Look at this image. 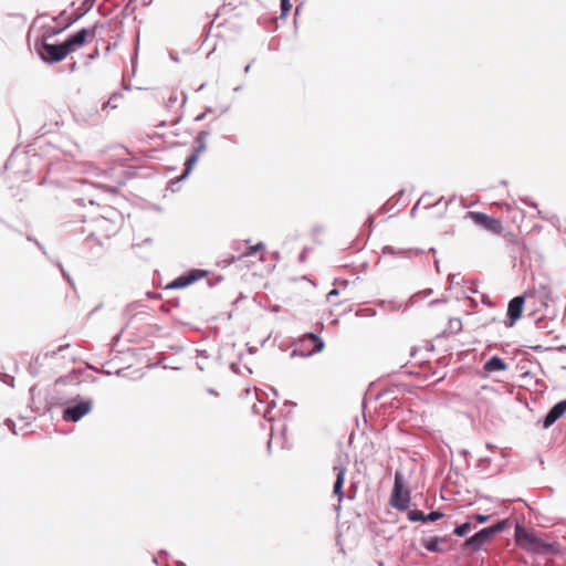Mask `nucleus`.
<instances>
[{
    "label": "nucleus",
    "instance_id": "23",
    "mask_svg": "<svg viewBox=\"0 0 566 566\" xmlns=\"http://www.w3.org/2000/svg\"><path fill=\"white\" fill-rule=\"evenodd\" d=\"M449 331L453 334L459 333L462 329V322L460 318H450L449 319Z\"/></svg>",
    "mask_w": 566,
    "mask_h": 566
},
{
    "label": "nucleus",
    "instance_id": "7",
    "mask_svg": "<svg viewBox=\"0 0 566 566\" xmlns=\"http://www.w3.org/2000/svg\"><path fill=\"white\" fill-rule=\"evenodd\" d=\"M465 218L472 220V222L475 226H478L493 234H501V232L503 230L502 222L500 219L490 217L483 212L469 211V212H467Z\"/></svg>",
    "mask_w": 566,
    "mask_h": 566
},
{
    "label": "nucleus",
    "instance_id": "46",
    "mask_svg": "<svg viewBox=\"0 0 566 566\" xmlns=\"http://www.w3.org/2000/svg\"><path fill=\"white\" fill-rule=\"evenodd\" d=\"M459 453H460L461 455H463V457H467V455L469 454V451H468V450H465V449H462V450H460V451H459Z\"/></svg>",
    "mask_w": 566,
    "mask_h": 566
},
{
    "label": "nucleus",
    "instance_id": "60",
    "mask_svg": "<svg viewBox=\"0 0 566 566\" xmlns=\"http://www.w3.org/2000/svg\"><path fill=\"white\" fill-rule=\"evenodd\" d=\"M298 13H300V6H297L295 9V14H298Z\"/></svg>",
    "mask_w": 566,
    "mask_h": 566
},
{
    "label": "nucleus",
    "instance_id": "2",
    "mask_svg": "<svg viewBox=\"0 0 566 566\" xmlns=\"http://www.w3.org/2000/svg\"><path fill=\"white\" fill-rule=\"evenodd\" d=\"M514 539L517 546L533 554H543L552 551L551 544L538 537L536 532L528 531L520 523L515 525Z\"/></svg>",
    "mask_w": 566,
    "mask_h": 566
},
{
    "label": "nucleus",
    "instance_id": "44",
    "mask_svg": "<svg viewBox=\"0 0 566 566\" xmlns=\"http://www.w3.org/2000/svg\"><path fill=\"white\" fill-rule=\"evenodd\" d=\"M373 223H374V217L373 216H369L368 219H367V224L369 227H373Z\"/></svg>",
    "mask_w": 566,
    "mask_h": 566
},
{
    "label": "nucleus",
    "instance_id": "28",
    "mask_svg": "<svg viewBox=\"0 0 566 566\" xmlns=\"http://www.w3.org/2000/svg\"><path fill=\"white\" fill-rule=\"evenodd\" d=\"M67 347H69V344H66V345H61V346H59L57 350L46 352V353L44 354V358H53V357H55V355H56L57 353L63 352V350H64L65 348H67Z\"/></svg>",
    "mask_w": 566,
    "mask_h": 566
},
{
    "label": "nucleus",
    "instance_id": "38",
    "mask_svg": "<svg viewBox=\"0 0 566 566\" xmlns=\"http://www.w3.org/2000/svg\"><path fill=\"white\" fill-rule=\"evenodd\" d=\"M27 240H28V241H31V242H34V244H36V247H38V248H39V249H40L44 254H46V252H45V250H44L43 245H42V244H41L36 239H34V238H33V237H31V235H27Z\"/></svg>",
    "mask_w": 566,
    "mask_h": 566
},
{
    "label": "nucleus",
    "instance_id": "64",
    "mask_svg": "<svg viewBox=\"0 0 566 566\" xmlns=\"http://www.w3.org/2000/svg\"><path fill=\"white\" fill-rule=\"evenodd\" d=\"M451 201H452V199L448 200V201L446 202V207H448V206H449V203H450Z\"/></svg>",
    "mask_w": 566,
    "mask_h": 566
},
{
    "label": "nucleus",
    "instance_id": "57",
    "mask_svg": "<svg viewBox=\"0 0 566 566\" xmlns=\"http://www.w3.org/2000/svg\"><path fill=\"white\" fill-rule=\"evenodd\" d=\"M205 86H206V83H202V84L199 86V88H198L197 91H201V90H203V88H205Z\"/></svg>",
    "mask_w": 566,
    "mask_h": 566
},
{
    "label": "nucleus",
    "instance_id": "16",
    "mask_svg": "<svg viewBox=\"0 0 566 566\" xmlns=\"http://www.w3.org/2000/svg\"><path fill=\"white\" fill-rule=\"evenodd\" d=\"M209 136L208 130H200L197 136L195 137V146L192 148V151L197 155H201L207 150V138Z\"/></svg>",
    "mask_w": 566,
    "mask_h": 566
},
{
    "label": "nucleus",
    "instance_id": "41",
    "mask_svg": "<svg viewBox=\"0 0 566 566\" xmlns=\"http://www.w3.org/2000/svg\"><path fill=\"white\" fill-rule=\"evenodd\" d=\"M306 255H307V249H303L302 252L300 253L298 255V261L300 262H304L306 260Z\"/></svg>",
    "mask_w": 566,
    "mask_h": 566
},
{
    "label": "nucleus",
    "instance_id": "62",
    "mask_svg": "<svg viewBox=\"0 0 566 566\" xmlns=\"http://www.w3.org/2000/svg\"><path fill=\"white\" fill-rule=\"evenodd\" d=\"M314 230H315L316 232H319V231H322V228H321V227H316Z\"/></svg>",
    "mask_w": 566,
    "mask_h": 566
},
{
    "label": "nucleus",
    "instance_id": "1",
    "mask_svg": "<svg viewBox=\"0 0 566 566\" xmlns=\"http://www.w3.org/2000/svg\"><path fill=\"white\" fill-rule=\"evenodd\" d=\"M55 405H65L62 411V419L67 422H77L93 409V400L82 399L78 395L70 400H64L55 395L51 398Z\"/></svg>",
    "mask_w": 566,
    "mask_h": 566
},
{
    "label": "nucleus",
    "instance_id": "49",
    "mask_svg": "<svg viewBox=\"0 0 566 566\" xmlns=\"http://www.w3.org/2000/svg\"><path fill=\"white\" fill-rule=\"evenodd\" d=\"M480 461H481V462L490 463V462H491V459H490V458H482Z\"/></svg>",
    "mask_w": 566,
    "mask_h": 566
},
{
    "label": "nucleus",
    "instance_id": "27",
    "mask_svg": "<svg viewBox=\"0 0 566 566\" xmlns=\"http://www.w3.org/2000/svg\"><path fill=\"white\" fill-rule=\"evenodd\" d=\"M123 97V95L118 92L116 93H113L111 95V97L108 98V101L105 103L104 106H111L112 108H115L116 107V104L115 102H117L118 99H120Z\"/></svg>",
    "mask_w": 566,
    "mask_h": 566
},
{
    "label": "nucleus",
    "instance_id": "22",
    "mask_svg": "<svg viewBox=\"0 0 566 566\" xmlns=\"http://www.w3.org/2000/svg\"><path fill=\"white\" fill-rule=\"evenodd\" d=\"M264 249H265L264 243L258 242L256 244L249 247L247 252L243 253V256H252L256 252L263 251Z\"/></svg>",
    "mask_w": 566,
    "mask_h": 566
},
{
    "label": "nucleus",
    "instance_id": "34",
    "mask_svg": "<svg viewBox=\"0 0 566 566\" xmlns=\"http://www.w3.org/2000/svg\"><path fill=\"white\" fill-rule=\"evenodd\" d=\"M275 406H276L275 400H272L271 402H269L268 408H266V410H265V411H264V413H263V417H264L265 419H269V420H271V419H272V418L270 417V410H271L272 408H274Z\"/></svg>",
    "mask_w": 566,
    "mask_h": 566
},
{
    "label": "nucleus",
    "instance_id": "4",
    "mask_svg": "<svg viewBox=\"0 0 566 566\" xmlns=\"http://www.w3.org/2000/svg\"><path fill=\"white\" fill-rule=\"evenodd\" d=\"M295 345L296 347L291 353L292 357H310L314 354L321 353L325 346L323 339L314 333H306L296 342Z\"/></svg>",
    "mask_w": 566,
    "mask_h": 566
},
{
    "label": "nucleus",
    "instance_id": "33",
    "mask_svg": "<svg viewBox=\"0 0 566 566\" xmlns=\"http://www.w3.org/2000/svg\"><path fill=\"white\" fill-rule=\"evenodd\" d=\"M429 195H430V196H428V197L426 198V202H422V203L424 205V208L434 207V206H438V205H440V203H441V201H442V199H443V198L438 199L436 202H431V201H430V198L432 197V195H431V193H429Z\"/></svg>",
    "mask_w": 566,
    "mask_h": 566
},
{
    "label": "nucleus",
    "instance_id": "21",
    "mask_svg": "<svg viewBox=\"0 0 566 566\" xmlns=\"http://www.w3.org/2000/svg\"><path fill=\"white\" fill-rule=\"evenodd\" d=\"M444 516V514L441 512V511H431L430 513L426 514L424 513V518H423V523L426 522H437L439 521L440 518H442Z\"/></svg>",
    "mask_w": 566,
    "mask_h": 566
},
{
    "label": "nucleus",
    "instance_id": "42",
    "mask_svg": "<svg viewBox=\"0 0 566 566\" xmlns=\"http://www.w3.org/2000/svg\"><path fill=\"white\" fill-rule=\"evenodd\" d=\"M455 277H457V275H449L450 283H449V285L447 287V291H450L452 289V285L457 283L455 282Z\"/></svg>",
    "mask_w": 566,
    "mask_h": 566
},
{
    "label": "nucleus",
    "instance_id": "17",
    "mask_svg": "<svg viewBox=\"0 0 566 566\" xmlns=\"http://www.w3.org/2000/svg\"><path fill=\"white\" fill-rule=\"evenodd\" d=\"M509 523H510V520L504 518V520L497 521L496 523H494L492 525H489L488 527H489L491 534H493V536H495L496 534L503 532L509 526Z\"/></svg>",
    "mask_w": 566,
    "mask_h": 566
},
{
    "label": "nucleus",
    "instance_id": "30",
    "mask_svg": "<svg viewBox=\"0 0 566 566\" xmlns=\"http://www.w3.org/2000/svg\"><path fill=\"white\" fill-rule=\"evenodd\" d=\"M87 12H82L80 14H76V15H73V17H70L67 22L65 23V28H70L73 23H75L77 20H80L84 14H86Z\"/></svg>",
    "mask_w": 566,
    "mask_h": 566
},
{
    "label": "nucleus",
    "instance_id": "5",
    "mask_svg": "<svg viewBox=\"0 0 566 566\" xmlns=\"http://www.w3.org/2000/svg\"><path fill=\"white\" fill-rule=\"evenodd\" d=\"M409 502L410 493L403 490V474L397 471L390 495V505L400 512H405L409 507Z\"/></svg>",
    "mask_w": 566,
    "mask_h": 566
},
{
    "label": "nucleus",
    "instance_id": "18",
    "mask_svg": "<svg viewBox=\"0 0 566 566\" xmlns=\"http://www.w3.org/2000/svg\"><path fill=\"white\" fill-rule=\"evenodd\" d=\"M470 530H471V523L464 522L462 524H458L454 527L453 533L459 537H464L470 532Z\"/></svg>",
    "mask_w": 566,
    "mask_h": 566
},
{
    "label": "nucleus",
    "instance_id": "54",
    "mask_svg": "<svg viewBox=\"0 0 566 566\" xmlns=\"http://www.w3.org/2000/svg\"><path fill=\"white\" fill-rule=\"evenodd\" d=\"M132 306H133V305H128V306L125 308V314L129 313V311H130V307H132Z\"/></svg>",
    "mask_w": 566,
    "mask_h": 566
},
{
    "label": "nucleus",
    "instance_id": "39",
    "mask_svg": "<svg viewBox=\"0 0 566 566\" xmlns=\"http://www.w3.org/2000/svg\"><path fill=\"white\" fill-rule=\"evenodd\" d=\"M67 379H69V377H59V378L55 380V384H54L55 389H56L59 386H61V385L65 384Z\"/></svg>",
    "mask_w": 566,
    "mask_h": 566
},
{
    "label": "nucleus",
    "instance_id": "43",
    "mask_svg": "<svg viewBox=\"0 0 566 566\" xmlns=\"http://www.w3.org/2000/svg\"><path fill=\"white\" fill-rule=\"evenodd\" d=\"M338 293H339V292H338V290L333 289V290H331V291L328 292V294H327V298H328V300H331V297H332V296H336V295H338Z\"/></svg>",
    "mask_w": 566,
    "mask_h": 566
},
{
    "label": "nucleus",
    "instance_id": "53",
    "mask_svg": "<svg viewBox=\"0 0 566 566\" xmlns=\"http://www.w3.org/2000/svg\"><path fill=\"white\" fill-rule=\"evenodd\" d=\"M252 409H253V412H254V413H259V409H258V407H256L255 405L253 406V408H252Z\"/></svg>",
    "mask_w": 566,
    "mask_h": 566
},
{
    "label": "nucleus",
    "instance_id": "26",
    "mask_svg": "<svg viewBox=\"0 0 566 566\" xmlns=\"http://www.w3.org/2000/svg\"><path fill=\"white\" fill-rule=\"evenodd\" d=\"M433 293L432 289H426L422 292H418L411 296L412 302H417L418 300L424 298Z\"/></svg>",
    "mask_w": 566,
    "mask_h": 566
},
{
    "label": "nucleus",
    "instance_id": "14",
    "mask_svg": "<svg viewBox=\"0 0 566 566\" xmlns=\"http://www.w3.org/2000/svg\"><path fill=\"white\" fill-rule=\"evenodd\" d=\"M507 364L497 355L490 357L483 365V370L488 374L503 371L507 369Z\"/></svg>",
    "mask_w": 566,
    "mask_h": 566
},
{
    "label": "nucleus",
    "instance_id": "9",
    "mask_svg": "<svg viewBox=\"0 0 566 566\" xmlns=\"http://www.w3.org/2000/svg\"><path fill=\"white\" fill-rule=\"evenodd\" d=\"M525 297L517 295L513 297L507 304V318L504 322L506 327H513L517 319L521 318L524 308Z\"/></svg>",
    "mask_w": 566,
    "mask_h": 566
},
{
    "label": "nucleus",
    "instance_id": "40",
    "mask_svg": "<svg viewBox=\"0 0 566 566\" xmlns=\"http://www.w3.org/2000/svg\"><path fill=\"white\" fill-rule=\"evenodd\" d=\"M446 302H447V298H436V300H432L429 302V306H434V305L446 303Z\"/></svg>",
    "mask_w": 566,
    "mask_h": 566
},
{
    "label": "nucleus",
    "instance_id": "63",
    "mask_svg": "<svg viewBox=\"0 0 566 566\" xmlns=\"http://www.w3.org/2000/svg\"><path fill=\"white\" fill-rule=\"evenodd\" d=\"M240 90H241V86H240V85H239V86H237V87H234V91H235V92H239Z\"/></svg>",
    "mask_w": 566,
    "mask_h": 566
},
{
    "label": "nucleus",
    "instance_id": "32",
    "mask_svg": "<svg viewBox=\"0 0 566 566\" xmlns=\"http://www.w3.org/2000/svg\"><path fill=\"white\" fill-rule=\"evenodd\" d=\"M57 268L60 269L61 271V274L63 275V277L71 284L73 285L74 282L72 280V277L70 276V274L64 270V268L62 266V264L60 262H57Z\"/></svg>",
    "mask_w": 566,
    "mask_h": 566
},
{
    "label": "nucleus",
    "instance_id": "24",
    "mask_svg": "<svg viewBox=\"0 0 566 566\" xmlns=\"http://www.w3.org/2000/svg\"><path fill=\"white\" fill-rule=\"evenodd\" d=\"M280 8H281V18H285L292 9L291 0H280Z\"/></svg>",
    "mask_w": 566,
    "mask_h": 566
},
{
    "label": "nucleus",
    "instance_id": "8",
    "mask_svg": "<svg viewBox=\"0 0 566 566\" xmlns=\"http://www.w3.org/2000/svg\"><path fill=\"white\" fill-rule=\"evenodd\" d=\"M493 534H491L489 527H483L481 528L480 531H478L476 533H474L472 536L468 537L463 544H462V548L464 551H470L471 553H476L479 552L482 546L488 543L489 541H491L493 538Z\"/></svg>",
    "mask_w": 566,
    "mask_h": 566
},
{
    "label": "nucleus",
    "instance_id": "52",
    "mask_svg": "<svg viewBox=\"0 0 566 566\" xmlns=\"http://www.w3.org/2000/svg\"><path fill=\"white\" fill-rule=\"evenodd\" d=\"M250 64H248L245 67H244V73H248L250 71Z\"/></svg>",
    "mask_w": 566,
    "mask_h": 566
},
{
    "label": "nucleus",
    "instance_id": "59",
    "mask_svg": "<svg viewBox=\"0 0 566 566\" xmlns=\"http://www.w3.org/2000/svg\"><path fill=\"white\" fill-rule=\"evenodd\" d=\"M486 448L492 450L494 446H492L491 443H486Z\"/></svg>",
    "mask_w": 566,
    "mask_h": 566
},
{
    "label": "nucleus",
    "instance_id": "3",
    "mask_svg": "<svg viewBox=\"0 0 566 566\" xmlns=\"http://www.w3.org/2000/svg\"><path fill=\"white\" fill-rule=\"evenodd\" d=\"M46 39L35 41V50L41 60L48 64L59 63L64 60L70 53L64 42L60 44L49 43Z\"/></svg>",
    "mask_w": 566,
    "mask_h": 566
},
{
    "label": "nucleus",
    "instance_id": "35",
    "mask_svg": "<svg viewBox=\"0 0 566 566\" xmlns=\"http://www.w3.org/2000/svg\"><path fill=\"white\" fill-rule=\"evenodd\" d=\"M96 0H84L83 1V6L85 7V12H88L93 9L94 4H95Z\"/></svg>",
    "mask_w": 566,
    "mask_h": 566
},
{
    "label": "nucleus",
    "instance_id": "13",
    "mask_svg": "<svg viewBox=\"0 0 566 566\" xmlns=\"http://www.w3.org/2000/svg\"><path fill=\"white\" fill-rule=\"evenodd\" d=\"M199 157H200L199 155H197L196 153L192 151V154L186 159L184 172L179 177L171 179L169 181V188L172 191H175V185H177L178 182L188 178V176L192 171L193 167L198 163Z\"/></svg>",
    "mask_w": 566,
    "mask_h": 566
},
{
    "label": "nucleus",
    "instance_id": "58",
    "mask_svg": "<svg viewBox=\"0 0 566 566\" xmlns=\"http://www.w3.org/2000/svg\"><path fill=\"white\" fill-rule=\"evenodd\" d=\"M270 389L274 394V396H277V391L273 387H271Z\"/></svg>",
    "mask_w": 566,
    "mask_h": 566
},
{
    "label": "nucleus",
    "instance_id": "47",
    "mask_svg": "<svg viewBox=\"0 0 566 566\" xmlns=\"http://www.w3.org/2000/svg\"><path fill=\"white\" fill-rule=\"evenodd\" d=\"M285 405H286L287 407H295V403H294V402H292V401H289V400H286V401H285Z\"/></svg>",
    "mask_w": 566,
    "mask_h": 566
},
{
    "label": "nucleus",
    "instance_id": "10",
    "mask_svg": "<svg viewBox=\"0 0 566 566\" xmlns=\"http://www.w3.org/2000/svg\"><path fill=\"white\" fill-rule=\"evenodd\" d=\"M206 275H207V271L200 270V269H192L189 272H187L186 274H184L181 276H178L177 279L171 281L167 285V289H184V287H187L188 285L197 282L198 280L202 279Z\"/></svg>",
    "mask_w": 566,
    "mask_h": 566
},
{
    "label": "nucleus",
    "instance_id": "29",
    "mask_svg": "<svg viewBox=\"0 0 566 566\" xmlns=\"http://www.w3.org/2000/svg\"><path fill=\"white\" fill-rule=\"evenodd\" d=\"M474 521L479 524H484L486 523L490 518H491V515H485V514H475L473 516Z\"/></svg>",
    "mask_w": 566,
    "mask_h": 566
},
{
    "label": "nucleus",
    "instance_id": "19",
    "mask_svg": "<svg viewBox=\"0 0 566 566\" xmlns=\"http://www.w3.org/2000/svg\"><path fill=\"white\" fill-rule=\"evenodd\" d=\"M423 516H424V513L418 509L409 510L407 513V518L410 522H422L423 523V518H424Z\"/></svg>",
    "mask_w": 566,
    "mask_h": 566
},
{
    "label": "nucleus",
    "instance_id": "31",
    "mask_svg": "<svg viewBox=\"0 0 566 566\" xmlns=\"http://www.w3.org/2000/svg\"><path fill=\"white\" fill-rule=\"evenodd\" d=\"M430 196L429 192H424L421 198L416 202V205L412 207V209L410 210V214L413 217L415 213H416V210L418 208V206L421 203V202H426V198Z\"/></svg>",
    "mask_w": 566,
    "mask_h": 566
},
{
    "label": "nucleus",
    "instance_id": "51",
    "mask_svg": "<svg viewBox=\"0 0 566 566\" xmlns=\"http://www.w3.org/2000/svg\"><path fill=\"white\" fill-rule=\"evenodd\" d=\"M176 101H177V97H176V96H174V97L171 96V97L169 98V102H170V103H175Z\"/></svg>",
    "mask_w": 566,
    "mask_h": 566
},
{
    "label": "nucleus",
    "instance_id": "25",
    "mask_svg": "<svg viewBox=\"0 0 566 566\" xmlns=\"http://www.w3.org/2000/svg\"><path fill=\"white\" fill-rule=\"evenodd\" d=\"M64 30H66L65 25L62 27V28H51L49 29L43 35L41 39H51L57 34H60L61 32H63Z\"/></svg>",
    "mask_w": 566,
    "mask_h": 566
},
{
    "label": "nucleus",
    "instance_id": "45",
    "mask_svg": "<svg viewBox=\"0 0 566 566\" xmlns=\"http://www.w3.org/2000/svg\"><path fill=\"white\" fill-rule=\"evenodd\" d=\"M207 392L210 394V395H213V396L218 395L217 391L214 389H212V388H208Z\"/></svg>",
    "mask_w": 566,
    "mask_h": 566
},
{
    "label": "nucleus",
    "instance_id": "36",
    "mask_svg": "<svg viewBox=\"0 0 566 566\" xmlns=\"http://www.w3.org/2000/svg\"><path fill=\"white\" fill-rule=\"evenodd\" d=\"M4 424L13 432V433H17L15 431V423L12 419L8 418L4 420Z\"/></svg>",
    "mask_w": 566,
    "mask_h": 566
},
{
    "label": "nucleus",
    "instance_id": "12",
    "mask_svg": "<svg viewBox=\"0 0 566 566\" xmlns=\"http://www.w3.org/2000/svg\"><path fill=\"white\" fill-rule=\"evenodd\" d=\"M334 472L336 473V480L333 486V493L338 497V502L340 503L344 499L343 485L345 482V473L346 465L340 461L333 467Z\"/></svg>",
    "mask_w": 566,
    "mask_h": 566
},
{
    "label": "nucleus",
    "instance_id": "6",
    "mask_svg": "<svg viewBox=\"0 0 566 566\" xmlns=\"http://www.w3.org/2000/svg\"><path fill=\"white\" fill-rule=\"evenodd\" d=\"M98 27L99 24L96 23L92 28H84L69 35L64 41V44L69 50V53H72L76 51V49L85 45L88 42H92L96 36V31Z\"/></svg>",
    "mask_w": 566,
    "mask_h": 566
},
{
    "label": "nucleus",
    "instance_id": "50",
    "mask_svg": "<svg viewBox=\"0 0 566 566\" xmlns=\"http://www.w3.org/2000/svg\"><path fill=\"white\" fill-rule=\"evenodd\" d=\"M98 55V50L96 49L94 53H92L91 59H94Z\"/></svg>",
    "mask_w": 566,
    "mask_h": 566
},
{
    "label": "nucleus",
    "instance_id": "15",
    "mask_svg": "<svg viewBox=\"0 0 566 566\" xmlns=\"http://www.w3.org/2000/svg\"><path fill=\"white\" fill-rule=\"evenodd\" d=\"M447 542V537L432 536L428 538H421V545L430 553H439L441 548L440 543Z\"/></svg>",
    "mask_w": 566,
    "mask_h": 566
},
{
    "label": "nucleus",
    "instance_id": "55",
    "mask_svg": "<svg viewBox=\"0 0 566 566\" xmlns=\"http://www.w3.org/2000/svg\"><path fill=\"white\" fill-rule=\"evenodd\" d=\"M271 444H272V438H270L269 442H268V450L271 449Z\"/></svg>",
    "mask_w": 566,
    "mask_h": 566
},
{
    "label": "nucleus",
    "instance_id": "20",
    "mask_svg": "<svg viewBox=\"0 0 566 566\" xmlns=\"http://www.w3.org/2000/svg\"><path fill=\"white\" fill-rule=\"evenodd\" d=\"M408 251L406 250H396L395 248L390 245H386L382 248V255H399V256H407Z\"/></svg>",
    "mask_w": 566,
    "mask_h": 566
},
{
    "label": "nucleus",
    "instance_id": "61",
    "mask_svg": "<svg viewBox=\"0 0 566 566\" xmlns=\"http://www.w3.org/2000/svg\"><path fill=\"white\" fill-rule=\"evenodd\" d=\"M170 57H171V60H174V61H178V57H176V56H175V55H172V54H170Z\"/></svg>",
    "mask_w": 566,
    "mask_h": 566
},
{
    "label": "nucleus",
    "instance_id": "56",
    "mask_svg": "<svg viewBox=\"0 0 566 566\" xmlns=\"http://www.w3.org/2000/svg\"><path fill=\"white\" fill-rule=\"evenodd\" d=\"M151 2H153V0H145V1H144V4H145V6H148V4H150Z\"/></svg>",
    "mask_w": 566,
    "mask_h": 566
},
{
    "label": "nucleus",
    "instance_id": "48",
    "mask_svg": "<svg viewBox=\"0 0 566 566\" xmlns=\"http://www.w3.org/2000/svg\"><path fill=\"white\" fill-rule=\"evenodd\" d=\"M434 266H436L437 272H439L440 268H439V261L437 259L434 260Z\"/></svg>",
    "mask_w": 566,
    "mask_h": 566
},
{
    "label": "nucleus",
    "instance_id": "37",
    "mask_svg": "<svg viewBox=\"0 0 566 566\" xmlns=\"http://www.w3.org/2000/svg\"><path fill=\"white\" fill-rule=\"evenodd\" d=\"M211 112H212L211 107H206L205 112L199 114L198 116H196L195 120L196 122H200V120L205 119L206 115L211 113Z\"/></svg>",
    "mask_w": 566,
    "mask_h": 566
},
{
    "label": "nucleus",
    "instance_id": "11",
    "mask_svg": "<svg viewBox=\"0 0 566 566\" xmlns=\"http://www.w3.org/2000/svg\"><path fill=\"white\" fill-rule=\"evenodd\" d=\"M566 413V399L556 402L543 418V428L548 429Z\"/></svg>",
    "mask_w": 566,
    "mask_h": 566
}]
</instances>
